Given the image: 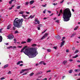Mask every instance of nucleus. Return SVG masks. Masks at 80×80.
Segmentation results:
<instances>
[{
    "label": "nucleus",
    "mask_w": 80,
    "mask_h": 80,
    "mask_svg": "<svg viewBox=\"0 0 80 80\" xmlns=\"http://www.w3.org/2000/svg\"><path fill=\"white\" fill-rule=\"evenodd\" d=\"M27 47V46H25L22 49L21 51V52H23L26 55L28 56L29 55V58H34L35 57H36L37 55L38 54V52L36 50H34L32 51L29 49L27 48L25 49L24 51L23 50Z\"/></svg>",
    "instance_id": "1"
},
{
    "label": "nucleus",
    "mask_w": 80,
    "mask_h": 80,
    "mask_svg": "<svg viewBox=\"0 0 80 80\" xmlns=\"http://www.w3.org/2000/svg\"><path fill=\"white\" fill-rule=\"evenodd\" d=\"M71 16L72 13H71L70 9L67 8L64 10L62 18L64 22H68L70 20V18Z\"/></svg>",
    "instance_id": "2"
},
{
    "label": "nucleus",
    "mask_w": 80,
    "mask_h": 80,
    "mask_svg": "<svg viewBox=\"0 0 80 80\" xmlns=\"http://www.w3.org/2000/svg\"><path fill=\"white\" fill-rule=\"evenodd\" d=\"M18 19V18H16L13 21V25L15 27L17 28H20L22 27L23 24L22 22H23V18L21 19Z\"/></svg>",
    "instance_id": "3"
},
{
    "label": "nucleus",
    "mask_w": 80,
    "mask_h": 80,
    "mask_svg": "<svg viewBox=\"0 0 80 80\" xmlns=\"http://www.w3.org/2000/svg\"><path fill=\"white\" fill-rule=\"evenodd\" d=\"M8 37L9 39H10V40H12L14 38V36L13 35L10 34L8 36Z\"/></svg>",
    "instance_id": "4"
},
{
    "label": "nucleus",
    "mask_w": 80,
    "mask_h": 80,
    "mask_svg": "<svg viewBox=\"0 0 80 80\" xmlns=\"http://www.w3.org/2000/svg\"><path fill=\"white\" fill-rule=\"evenodd\" d=\"M48 34L46 33L44 35H43L42 37L41 38V40H43V39H45L48 36Z\"/></svg>",
    "instance_id": "5"
},
{
    "label": "nucleus",
    "mask_w": 80,
    "mask_h": 80,
    "mask_svg": "<svg viewBox=\"0 0 80 80\" xmlns=\"http://www.w3.org/2000/svg\"><path fill=\"white\" fill-rule=\"evenodd\" d=\"M22 17H23L24 19H26V20H27V18H26L27 17H28V15H22Z\"/></svg>",
    "instance_id": "6"
},
{
    "label": "nucleus",
    "mask_w": 80,
    "mask_h": 80,
    "mask_svg": "<svg viewBox=\"0 0 80 80\" xmlns=\"http://www.w3.org/2000/svg\"><path fill=\"white\" fill-rule=\"evenodd\" d=\"M68 63V62H67V61L65 60L63 62H62V64H63V65H66V64H67Z\"/></svg>",
    "instance_id": "7"
},
{
    "label": "nucleus",
    "mask_w": 80,
    "mask_h": 80,
    "mask_svg": "<svg viewBox=\"0 0 80 80\" xmlns=\"http://www.w3.org/2000/svg\"><path fill=\"white\" fill-rule=\"evenodd\" d=\"M65 43V41H63L61 43L60 47H62V46L64 45V43Z\"/></svg>",
    "instance_id": "8"
},
{
    "label": "nucleus",
    "mask_w": 80,
    "mask_h": 80,
    "mask_svg": "<svg viewBox=\"0 0 80 80\" xmlns=\"http://www.w3.org/2000/svg\"><path fill=\"white\" fill-rule=\"evenodd\" d=\"M39 63L40 64H43V65H46V63H45L44 62H43V61H42L40 62H39Z\"/></svg>",
    "instance_id": "9"
},
{
    "label": "nucleus",
    "mask_w": 80,
    "mask_h": 80,
    "mask_svg": "<svg viewBox=\"0 0 80 80\" xmlns=\"http://www.w3.org/2000/svg\"><path fill=\"white\" fill-rule=\"evenodd\" d=\"M24 13H25V11H21L19 12V14H21L22 15L24 14Z\"/></svg>",
    "instance_id": "10"
},
{
    "label": "nucleus",
    "mask_w": 80,
    "mask_h": 80,
    "mask_svg": "<svg viewBox=\"0 0 80 80\" xmlns=\"http://www.w3.org/2000/svg\"><path fill=\"white\" fill-rule=\"evenodd\" d=\"M23 62L22 61H18V62L17 63V65H20L21 63H23Z\"/></svg>",
    "instance_id": "11"
},
{
    "label": "nucleus",
    "mask_w": 80,
    "mask_h": 80,
    "mask_svg": "<svg viewBox=\"0 0 80 80\" xmlns=\"http://www.w3.org/2000/svg\"><path fill=\"white\" fill-rule=\"evenodd\" d=\"M56 38H57V39H58V40H60V39L61 38V37H60V36L58 35V36H57L56 37Z\"/></svg>",
    "instance_id": "12"
},
{
    "label": "nucleus",
    "mask_w": 80,
    "mask_h": 80,
    "mask_svg": "<svg viewBox=\"0 0 80 80\" xmlns=\"http://www.w3.org/2000/svg\"><path fill=\"white\" fill-rule=\"evenodd\" d=\"M11 25H8V26L7 29L8 30V29H10V28H11Z\"/></svg>",
    "instance_id": "13"
},
{
    "label": "nucleus",
    "mask_w": 80,
    "mask_h": 80,
    "mask_svg": "<svg viewBox=\"0 0 80 80\" xmlns=\"http://www.w3.org/2000/svg\"><path fill=\"white\" fill-rule=\"evenodd\" d=\"M8 64H7L5 65L4 66V68H7L8 67Z\"/></svg>",
    "instance_id": "14"
},
{
    "label": "nucleus",
    "mask_w": 80,
    "mask_h": 80,
    "mask_svg": "<svg viewBox=\"0 0 80 80\" xmlns=\"http://www.w3.org/2000/svg\"><path fill=\"white\" fill-rule=\"evenodd\" d=\"M3 38H2V36H0V42H2V40Z\"/></svg>",
    "instance_id": "15"
},
{
    "label": "nucleus",
    "mask_w": 80,
    "mask_h": 80,
    "mask_svg": "<svg viewBox=\"0 0 80 80\" xmlns=\"http://www.w3.org/2000/svg\"><path fill=\"white\" fill-rule=\"evenodd\" d=\"M33 3H34V1L32 0V1H31L30 2V5H32V4H33Z\"/></svg>",
    "instance_id": "16"
},
{
    "label": "nucleus",
    "mask_w": 80,
    "mask_h": 80,
    "mask_svg": "<svg viewBox=\"0 0 80 80\" xmlns=\"http://www.w3.org/2000/svg\"><path fill=\"white\" fill-rule=\"evenodd\" d=\"M31 41H32V39H28L27 40V42L28 43H29V42H31Z\"/></svg>",
    "instance_id": "17"
},
{
    "label": "nucleus",
    "mask_w": 80,
    "mask_h": 80,
    "mask_svg": "<svg viewBox=\"0 0 80 80\" xmlns=\"http://www.w3.org/2000/svg\"><path fill=\"white\" fill-rule=\"evenodd\" d=\"M28 69H22V71H23V72H27V71H28Z\"/></svg>",
    "instance_id": "18"
},
{
    "label": "nucleus",
    "mask_w": 80,
    "mask_h": 80,
    "mask_svg": "<svg viewBox=\"0 0 80 80\" xmlns=\"http://www.w3.org/2000/svg\"><path fill=\"white\" fill-rule=\"evenodd\" d=\"M31 18V19L33 18H34V16H32V15H31V16H30L28 18V19H29V18Z\"/></svg>",
    "instance_id": "19"
},
{
    "label": "nucleus",
    "mask_w": 80,
    "mask_h": 80,
    "mask_svg": "<svg viewBox=\"0 0 80 80\" xmlns=\"http://www.w3.org/2000/svg\"><path fill=\"white\" fill-rule=\"evenodd\" d=\"M2 30H3V28H2L0 29V33H3L2 32Z\"/></svg>",
    "instance_id": "20"
},
{
    "label": "nucleus",
    "mask_w": 80,
    "mask_h": 80,
    "mask_svg": "<svg viewBox=\"0 0 80 80\" xmlns=\"http://www.w3.org/2000/svg\"><path fill=\"white\" fill-rule=\"evenodd\" d=\"M78 52H79V51H78V49H77L76 51L74 52V53H78Z\"/></svg>",
    "instance_id": "21"
},
{
    "label": "nucleus",
    "mask_w": 80,
    "mask_h": 80,
    "mask_svg": "<svg viewBox=\"0 0 80 80\" xmlns=\"http://www.w3.org/2000/svg\"><path fill=\"white\" fill-rule=\"evenodd\" d=\"M78 26L76 27L74 29V30H77V29H78Z\"/></svg>",
    "instance_id": "22"
},
{
    "label": "nucleus",
    "mask_w": 80,
    "mask_h": 80,
    "mask_svg": "<svg viewBox=\"0 0 80 80\" xmlns=\"http://www.w3.org/2000/svg\"><path fill=\"white\" fill-rule=\"evenodd\" d=\"M33 74H34V73H31V74H29V75H30V76L31 77V76H33Z\"/></svg>",
    "instance_id": "23"
},
{
    "label": "nucleus",
    "mask_w": 80,
    "mask_h": 80,
    "mask_svg": "<svg viewBox=\"0 0 80 80\" xmlns=\"http://www.w3.org/2000/svg\"><path fill=\"white\" fill-rule=\"evenodd\" d=\"M76 34H75V33H73L72 34V35L71 36V37H74V36H75V35Z\"/></svg>",
    "instance_id": "24"
},
{
    "label": "nucleus",
    "mask_w": 80,
    "mask_h": 80,
    "mask_svg": "<svg viewBox=\"0 0 80 80\" xmlns=\"http://www.w3.org/2000/svg\"><path fill=\"white\" fill-rule=\"evenodd\" d=\"M26 43V42L25 41H23L21 42V44H23V43Z\"/></svg>",
    "instance_id": "25"
},
{
    "label": "nucleus",
    "mask_w": 80,
    "mask_h": 80,
    "mask_svg": "<svg viewBox=\"0 0 80 80\" xmlns=\"http://www.w3.org/2000/svg\"><path fill=\"white\" fill-rule=\"evenodd\" d=\"M32 47H36V46H37V44H34L32 45Z\"/></svg>",
    "instance_id": "26"
},
{
    "label": "nucleus",
    "mask_w": 80,
    "mask_h": 80,
    "mask_svg": "<svg viewBox=\"0 0 80 80\" xmlns=\"http://www.w3.org/2000/svg\"><path fill=\"white\" fill-rule=\"evenodd\" d=\"M78 57V55H76L75 56L72 57V58H77V57Z\"/></svg>",
    "instance_id": "27"
},
{
    "label": "nucleus",
    "mask_w": 80,
    "mask_h": 80,
    "mask_svg": "<svg viewBox=\"0 0 80 80\" xmlns=\"http://www.w3.org/2000/svg\"><path fill=\"white\" fill-rule=\"evenodd\" d=\"M18 33V31L17 30L15 31L14 32V33H15V34H17V33Z\"/></svg>",
    "instance_id": "28"
},
{
    "label": "nucleus",
    "mask_w": 80,
    "mask_h": 80,
    "mask_svg": "<svg viewBox=\"0 0 80 80\" xmlns=\"http://www.w3.org/2000/svg\"><path fill=\"white\" fill-rule=\"evenodd\" d=\"M39 27L40 28V27H43L42 26V24H39L38 25Z\"/></svg>",
    "instance_id": "29"
},
{
    "label": "nucleus",
    "mask_w": 80,
    "mask_h": 80,
    "mask_svg": "<svg viewBox=\"0 0 80 80\" xmlns=\"http://www.w3.org/2000/svg\"><path fill=\"white\" fill-rule=\"evenodd\" d=\"M48 52H51V50L50 49H48L47 50Z\"/></svg>",
    "instance_id": "30"
},
{
    "label": "nucleus",
    "mask_w": 80,
    "mask_h": 80,
    "mask_svg": "<svg viewBox=\"0 0 80 80\" xmlns=\"http://www.w3.org/2000/svg\"><path fill=\"white\" fill-rule=\"evenodd\" d=\"M72 69L69 71V73H72Z\"/></svg>",
    "instance_id": "31"
},
{
    "label": "nucleus",
    "mask_w": 80,
    "mask_h": 80,
    "mask_svg": "<svg viewBox=\"0 0 80 80\" xmlns=\"http://www.w3.org/2000/svg\"><path fill=\"white\" fill-rule=\"evenodd\" d=\"M20 8V6H18L17 7V9H19Z\"/></svg>",
    "instance_id": "32"
},
{
    "label": "nucleus",
    "mask_w": 80,
    "mask_h": 80,
    "mask_svg": "<svg viewBox=\"0 0 80 80\" xmlns=\"http://www.w3.org/2000/svg\"><path fill=\"white\" fill-rule=\"evenodd\" d=\"M53 48H54V49H55V50H57V47L54 46L53 47Z\"/></svg>",
    "instance_id": "33"
},
{
    "label": "nucleus",
    "mask_w": 80,
    "mask_h": 80,
    "mask_svg": "<svg viewBox=\"0 0 80 80\" xmlns=\"http://www.w3.org/2000/svg\"><path fill=\"white\" fill-rule=\"evenodd\" d=\"M11 73H12V72L10 71H9L8 73V74H11Z\"/></svg>",
    "instance_id": "34"
},
{
    "label": "nucleus",
    "mask_w": 80,
    "mask_h": 80,
    "mask_svg": "<svg viewBox=\"0 0 80 80\" xmlns=\"http://www.w3.org/2000/svg\"><path fill=\"white\" fill-rule=\"evenodd\" d=\"M47 6V4H46L45 5H42V6L43 7H45Z\"/></svg>",
    "instance_id": "35"
},
{
    "label": "nucleus",
    "mask_w": 80,
    "mask_h": 80,
    "mask_svg": "<svg viewBox=\"0 0 80 80\" xmlns=\"http://www.w3.org/2000/svg\"><path fill=\"white\" fill-rule=\"evenodd\" d=\"M13 30H15V29H16V28L15 27H13L12 28Z\"/></svg>",
    "instance_id": "36"
},
{
    "label": "nucleus",
    "mask_w": 80,
    "mask_h": 80,
    "mask_svg": "<svg viewBox=\"0 0 80 80\" xmlns=\"http://www.w3.org/2000/svg\"><path fill=\"white\" fill-rule=\"evenodd\" d=\"M37 28L38 30H40V27H38Z\"/></svg>",
    "instance_id": "37"
},
{
    "label": "nucleus",
    "mask_w": 80,
    "mask_h": 80,
    "mask_svg": "<svg viewBox=\"0 0 80 80\" xmlns=\"http://www.w3.org/2000/svg\"><path fill=\"white\" fill-rule=\"evenodd\" d=\"M27 73L25 72L24 73H23L22 75H27Z\"/></svg>",
    "instance_id": "38"
},
{
    "label": "nucleus",
    "mask_w": 80,
    "mask_h": 80,
    "mask_svg": "<svg viewBox=\"0 0 80 80\" xmlns=\"http://www.w3.org/2000/svg\"><path fill=\"white\" fill-rule=\"evenodd\" d=\"M65 37H63L62 39V41H63V40H64V39H65Z\"/></svg>",
    "instance_id": "39"
},
{
    "label": "nucleus",
    "mask_w": 80,
    "mask_h": 80,
    "mask_svg": "<svg viewBox=\"0 0 80 80\" xmlns=\"http://www.w3.org/2000/svg\"><path fill=\"white\" fill-rule=\"evenodd\" d=\"M5 78L4 77H3V78H1V80H4V79H5Z\"/></svg>",
    "instance_id": "40"
},
{
    "label": "nucleus",
    "mask_w": 80,
    "mask_h": 80,
    "mask_svg": "<svg viewBox=\"0 0 80 80\" xmlns=\"http://www.w3.org/2000/svg\"><path fill=\"white\" fill-rule=\"evenodd\" d=\"M38 20H37V19H35V21L36 22H37Z\"/></svg>",
    "instance_id": "41"
},
{
    "label": "nucleus",
    "mask_w": 80,
    "mask_h": 80,
    "mask_svg": "<svg viewBox=\"0 0 80 80\" xmlns=\"http://www.w3.org/2000/svg\"><path fill=\"white\" fill-rule=\"evenodd\" d=\"M64 1V0H62V1L60 2V3H63V2Z\"/></svg>",
    "instance_id": "42"
},
{
    "label": "nucleus",
    "mask_w": 80,
    "mask_h": 80,
    "mask_svg": "<svg viewBox=\"0 0 80 80\" xmlns=\"http://www.w3.org/2000/svg\"><path fill=\"white\" fill-rule=\"evenodd\" d=\"M20 67H22V66H23V64H21L20 65Z\"/></svg>",
    "instance_id": "43"
},
{
    "label": "nucleus",
    "mask_w": 80,
    "mask_h": 80,
    "mask_svg": "<svg viewBox=\"0 0 80 80\" xmlns=\"http://www.w3.org/2000/svg\"><path fill=\"white\" fill-rule=\"evenodd\" d=\"M9 4H12V1H9Z\"/></svg>",
    "instance_id": "44"
},
{
    "label": "nucleus",
    "mask_w": 80,
    "mask_h": 80,
    "mask_svg": "<svg viewBox=\"0 0 80 80\" xmlns=\"http://www.w3.org/2000/svg\"><path fill=\"white\" fill-rule=\"evenodd\" d=\"M65 76H63L62 77V79H64V78H65Z\"/></svg>",
    "instance_id": "45"
},
{
    "label": "nucleus",
    "mask_w": 80,
    "mask_h": 80,
    "mask_svg": "<svg viewBox=\"0 0 80 80\" xmlns=\"http://www.w3.org/2000/svg\"><path fill=\"white\" fill-rule=\"evenodd\" d=\"M69 61H70V62H72V61H73V60L72 59H70L69 60Z\"/></svg>",
    "instance_id": "46"
},
{
    "label": "nucleus",
    "mask_w": 80,
    "mask_h": 80,
    "mask_svg": "<svg viewBox=\"0 0 80 80\" xmlns=\"http://www.w3.org/2000/svg\"><path fill=\"white\" fill-rule=\"evenodd\" d=\"M48 13H51V11L49 10H48Z\"/></svg>",
    "instance_id": "47"
},
{
    "label": "nucleus",
    "mask_w": 80,
    "mask_h": 80,
    "mask_svg": "<svg viewBox=\"0 0 80 80\" xmlns=\"http://www.w3.org/2000/svg\"><path fill=\"white\" fill-rule=\"evenodd\" d=\"M37 22L38 24H40V22L39 21H38Z\"/></svg>",
    "instance_id": "48"
},
{
    "label": "nucleus",
    "mask_w": 80,
    "mask_h": 80,
    "mask_svg": "<svg viewBox=\"0 0 80 80\" xmlns=\"http://www.w3.org/2000/svg\"><path fill=\"white\" fill-rule=\"evenodd\" d=\"M23 72H24V71H21V72H20V73H21V74H22V73Z\"/></svg>",
    "instance_id": "49"
},
{
    "label": "nucleus",
    "mask_w": 80,
    "mask_h": 80,
    "mask_svg": "<svg viewBox=\"0 0 80 80\" xmlns=\"http://www.w3.org/2000/svg\"><path fill=\"white\" fill-rule=\"evenodd\" d=\"M51 72V70H49L47 71V73H48V72Z\"/></svg>",
    "instance_id": "50"
},
{
    "label": "nucleus",
    "mask_w": 80,
    "mask_h": 80,
    "mask_svg": "<svg viewBox=\"0 0 80 80\" xmlns=\"http://www.w3.org/2000/svg\"><path fill=\"white\" fill-rule=\"evenodd\" d=\"M12 7L9 8V10H12Z\"/></svg>",
    "instance_id": "51"
},
{
    "label": "nucleus",
    "mask_w": 80,
    "mask_h": 80,
    "mask_svg": "<svg viewBox=\"0 0 80 80\" xmlns=\"http://www.w3.org/2000/svg\"><path fill=\"white\" fill-rule=\"evenodd\" d=\"M60 12L61 13H62V9H61L60 10Z\"/></svg>",
    "instance_id": "52"
},
{
    "label": "nucleus",
    "mask_w": 80,
    "mask_h": 80,
    "mask_svg": "<svg viewBox=\"0 0 80 80\" xmlns=\"http://www.w3.org/2000/svg\"><path fill=\"white\" fill-rule=\"evenodd\" d=\"M45 32H46V30H45V31H44L43 32H42V33H45Z\"/></svg>",
    "instance_id": "53"
},
{
    "label": "nucleus",
    "mask_w": 80,
    "mask_h": 80,
    "mask_svg": "<svg viewBox=\"0 0 80 80\" xmlns=\"http://www.w3.org/2000/svg\"><path fill=\"white\" fill-rule=\"evenodd\" d=\"M28 4V2H26V4L27 5Z\"/></svg>",
    "instance_id": "54"
},
{
    "label": "nucleus",
    "mask_w": 80,
    "mask_h": 80,
    "mask_svg": "<svg viewBox=\"0 0 80 80\" xmlns=\"http://www.w3.org/2000/svg\"><path fill=\"white\" fill-rule=\"evenodd\" d=\"M42 72H38V74H41V73H42Z\"/></svg>",
    "instance_id": "55"
},
{
    "label": "nucleus",
    "mask_w": 80,
    "mask_h": 80,
    "mask_svg": "<svg viewBox=\"0 0 80 80\" xmlns=\"http://www.w3.org/2000/svg\"><path fill=\"white\" fill-rule=\"evenodd\" d=\"M69 52V50H68V49H67V50H66V52Z\"/></svg>",
    "instance_id": "56"
},
{
    "label": "nucleus",
    "mask_w": 80,
    "mask_h": 80,
    "mask_svg": "<svg viewBox=\"0 0 80 80\" xmlns=\"http://www.w3.org/2000/svg\"><path fill=\"white\" fill-rule=\"evenodd\" d=\"M72 11L73 12H75V10L73 9H72Z\"/></svg>",
    "instance_id": "57"
},
{
    "label": "nucleus",
    "mask_w": 80,
    "mask_h": 80,
    "mask_svg": "<svg viewBox=\"0 0 80 80\" xmlns=\"http://www.w3.org/2000/svg\"><path fill=\"white\" fill-rule=\"evenodd\" d=\"M18 47L19 48H22V46H19Z\"/></svg>",
    "instance_id": "58"
},
{
    "label": "nucleus",
    "mask_w": 80,
    "mask_h": 80,
    "mask_svg": "<svg viewBox=\"0 0 80 80\" xmlns=\"http://www.w3.org/2000/svg\"><path fill=\"white\" fill-rule=\"evenodd\" d=\"M26 13H27V14H29V13H30V12H26Z\"/></svg>",
    "instance_id": "59"
},
{
    "label": "nucleus",
    "mask_w": 80,
    "mask_h": 80,
    "mask_svg": "<svg viewBox=\"0 0 80 80\" xmlns=\"http://www.w3.org/2000/svg\"><path fill=\"white\" fill-rule=\"evenodd\" d=\"M52 5H54V6H55V5H56V4L55 3H54L52 4Z\"/></svg>",
    "instance_id": "60"
},
{
    "label": "nucleus",
    "mask_w": 80,
    "mask_h": 80,
    "mask_svg": "<svg viewBox=\"0 0 80 80\" xmlns=\"http://www.w3.org/2000/svg\"><path fill=\"white\" fill-rule=\"evenodd\" d=\"M78 70V69H75V72H77Z\"/></svg>",
    "instance_id": "61"
},
{
    "label": "nucleus",
    "mask_w": 80,
    "mask_h": 80,
    "mask_svg": "<svg viewBox=\"0 0 80 80\" xmlns=\"http://www.w3.org/2000/svg\"><path fill=\"white\" fill-rule=\"evenodd\" d=\"M53 15V13H52L51 15H50V16H52Z\"/></svg>",
    "instance_id": "62"
},
{
    "label": "nucleus",
    "mask_w": 80,
    "mask_h": 80,
    "mask_svg": "<svg viewBox=\"0 0 80 80\" xmlns=\"http://www.w3.org/2000/svg\"><path fill=\"white\" fill-rule=\"evenodd\" d=\"M77 62H78V63H79V62H80V61L79 60H78L77 61Z\"/></svg>",
    "instance_id": "63"
},
{
    "label": "nucleus",
    "mask_w": 80,
    "mask_h": 80,
    "mask_svg": "<svg viewBox=\"0 0 80 80\" xmlns=\"http://www.w3.org/2000/svg\"><path fill=\"white\" fill-rule=\"evenodd\" d=\"M44 80H47V78H45Z\"/></svg>",
    "instance_id": "64"
}]
</instances>
